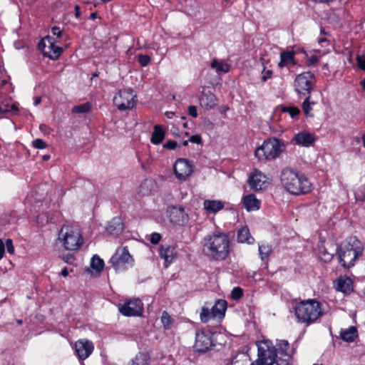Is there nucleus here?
Segmentation results:
<instances>
[{"mask_svg": "<svg viewBox=\"0 0 365 365\" xmlns=\"http://www.w3.org/2000/svg\"><path fill=\"white\" fill-rule=\"evenodd\" d=\"M202 252L210 259H225L230 252L228 237L220 232L207 235L203 240Z\"/></svg>", "mask_w": 365, "mask_h": 365, "instance_id": "1", "label": "nucleus"}, {"mask_svg": "<svg viewBox=\"0 0 365 365\" xmlns=\"http://www.w3.org/2000/svg\"><path fill=\"white\" fill-rule=\"evenodd\" d=\"M280 181L283 187L292 195L306 194L312 189V184L307 178L290 168H285L282 170Z\"/></svg>", "mask_w": 365, "mask_h": 365, "instance_id": "2", "label": "nucleus"}, {"mask_svg": "<svg viewBox=\"0 0 365 365\" xmlns=\"http://www.w3.org/2000/svg\"><path fill=\"white\" fill-rule=\"evenodd\" d=\"M297 321L309 325L323 315L321 303L315 299H308L297 303L294 307Z\"/></svg>", "mask_w": 365, "mask_h": 365, "instance_id": "3", "label": "nucleus"}, {"mask_svg": "<svg viewBox=\"0 0 365 365\" xmlns=\"http://www.w3.org/2000/svg\"><path fill=\"white\" fill-rule=\"evenodd\" d=\"M58 240L65 250L69 251L78 250L83 244V238L79 230L68 225L62 226Z\"/></svg>", "mask_w": 365, "mask_h": 365, "instance_id": "4", "label": "nucleus"}, {"mask_svg": "<svg viewBox=\"0 0 365 365\" xmlns=\"http://www.w3.org/2000/svg\"><path fill=\"white\" fill-rule=\"evenodd\" d=\"M363 248L361 242L356 237H351L349 241L341 245L339 251V262L345 268L354 264L356 258L362 255Z\"/></svg>", "mask_w": 365, "mask_h": 365, "instance_id": "5", "label": "nucleus"}, {"mask_svg": "<svg viewBox=\"0 0 365 365\" xmlns=\"http://www.w3.org/2000/svg\"><path fill=\"white\" fill-rule=\"evenodd\" d=\"M257 359L250 365H273L276 361L277 349L270 340H262L257 344Z\"/></svg>", "mask_w": 365, "mask_h": 365, "instance_id": "6", "label": "nucleus"}, {"mask_svg": "<svg viewBox=\"0 0 365 365\" xmlns=\"http://www.w3.org/2000/svg\"><path fill=\"white\" fill-rule=\"evenodd\" d=\"M284 144L277 138H269L255 150V156L259 160H271L280 155Z\"/></svg>", "mask_w": 365, "mask_h": 365, "instance_id": "7", "label": "nucleus"}, {"mask_svg": "<svg viewBox=\"0 0 365 365\" xmlns=\"http://www.w3.org/2000/svg\"><path fill=\"white\" fill-rule=\"evenodd\" d=\"M315 76L311 72H304L297 76L294 89L299 98L311 95L315 85Z\"/></svg>", "mask_w": 365, "mask_h": 365, "instance_id": "8", "label": "nucleus"}, {"mask_svg": "<svg viewBox=\"0 0 365 365\" xmlns=\"http://www.w3.org/2000/svg\"><path fill=\"white\" fill-rule=\"evenodd\" d=\"M133 262V259L125 247L118 248L110 260V263L116 272L124 270L127 265H131Z\"/></svg>", "mask_w": 365, "mask_h": 365, "instance_id": "9", "label": "nucleus"}, {"mask_svg": "<svg viewBox=\"0 0 365 365\" xmlns=\"http://www.w3.org/2000/svg\"><path fill=\"white\" fill-rule=\"evenodd\" d=\"M135 97L132 89L120 91L114 96L113 103L120 110H130L135 104Z\"/></svg>", "mask_w": 365, "mask_h": 365, "instance_id": "10", "label": "nucleus"}, {"mask_svg": "<svg viewBox=\"0 0 365 365\" xmlns=\"http://www.w3.org/2000/svg\"><path fill=\"white\" fill-rule=\"evenodd\" d=\"M38 48L43 55L52 60H56L62 53V48L56 45L53 37L46 36L38 43Z\"/></svg>", "mask_w": 365, "mask_h": 365, "instance_id": "11", "label": "nucleus"}, {"mask_svg": "<svg viewBox=\"0 0 365 365\" xmlns=\"http://www.w3.org/2000/svg\"><path fill=\"white\" fill-rule=\"evenodd\" d=\"M118 309L119 312L124 316L138 317L141 316L143 312V304L140 299L134 298L119 305Z\"/></svg>", "mask_w": 365, "mask_h": 365, "instance_id": "12", "label": "nucleus"}, {"mask_svg": "<svg viewBox=\"0 0 365 365\" xmlns=\"http://www.w3.org/2000/svg\"><path fill=\"white\" fill-rule=\"evenodd\" d=\"M214 346L212 334L209 330H201L196 332L194 348L198 352L208 351Z\"/></svg>", "mask_w": 365, "mask_h": 365, "instance_id": "13", "label": "nucleus"}, {"mask_svg": "<svg viewBox=\"0 0 365 365\" xmlns=\"http://www.w3.org/2000/svg\"><path fill=\"white\" fill-rule=\"evenodd\" d=\"M170 221L178 225H183L188 222V215L182 206H170L168 207Z\"/></svg>", "mask_w": 365, "mask_h": 365, "instance_id": "14", "label": "nucleus"}, {"mask_svg": "<svg viewBox=\"0 0 365 365\" xmlns=\"http://www.w3.org/2000/svg\"><path fill=\"white\" fill-rule=\"evenodd\" d=\"M173 169L176 177L182 180H186L192 172V165L190 162L183 158H180L176 160Z\"/></svg>", "mask_w": 365, "mask_h": 365, "instance_id": "15", "label": "nucleus"}, {"mask_svg": "<svg viewBox=\"0 0 365 365\" xmlns=\"http://www.w3.org/2000/svg\"><path fill=\"white\" fill-rule=\"evenodd\" d=\"M267 177L259 170H255L249 178V185L255 191L261 190L267 186Z\"/></svg>", "mask_w": 365, "mask_h": 365, "instance_id": "16", "label": "nucleus"}, {"mask_svg": "<svg viewBox=\"0 0 365 365\" xmlns=\"http://www.w3.org/2000/svg\"><path fill=\"white\" fill-rule=\"evenodd\" d=\"M76 351L81 360L87 359L93 351V343L87 339H81L76 342Z\"/></svg>", "mask_w": 365, "mask_h": 365, "instance_id": "17", "label": "nucleus"}, {"mask_svg": "<svg viewBox=\"0 0 365 365\" xmlns=\"http://www.w3.org/2000/svg\"><path fill=\"white\" fill-rule=\"evenodd\" d=\"M160 255L165 260V267H168L175 258L176 252L173 246L162 245L160 248Z\"/></svg>", "mask_w": 365, "mask_h": 365, "instance_id": "18", "label": "nucleus"}, {"mask_svg": "<svg viewBox=\"0 0 365 365\" xmlns=\"http://www.w3.org/2000/svg\"><path fill=\"white\" fill-rule=\"evenodd\" d=\"M334 287L337 291L348 293L352 290V281L349 277H339L335 282Z\"/></svg>", "mask_w": 365, "mask_h": 365, "instance_id": "19", "label": "nucleus"}, {"mask_svg": "<svg viewBox=\"0 0 365 365\" xmlns=\"http://www.w3.org/2000/svg\"><path fill=\"white\" fill-rule=\"evenodd\" d=\"M156 182L153 179H145L139 187V193L142 195H149L156 190Z\"/></svg>", "mask_w": 365, "mask_h": 365, "instance_id": "20", "label": "nucleus"}, {"mask_svg": "<svg viewBox=\"0 0 365 365\" xmlns=\"http://www.w3.org/2000/svg\"><path fill=\"white\" fill-rule=\"evenodd\" d=\"M243 205L247 211L257 210L260 207V201L254 194H250L243 197Z\"/></svg>", "mask_w": 365, "mask_h": 365, "instance_id": "21", "label": "nucleus"}, {"mask_svg": "<svg viewBox=\"0 0 365 365\" xmlns=\"http://www.w3.org/2000/svg\"><path fill=\"white\" fill-rule=\"evenodd\" d=\"M296 143L304 147L309 146L314 140V136L307 132H301L294 136Z\"/></svg>", "mask_w": 365, "mask_h": 365, "instance_id": "22", "label": "nucleus"}, {"mask_svg": "<svg viewBox=\"0 0 365 365\" xmlns=\"http://www.w3.org/2000/svg\"><path fill=\"white\" fill-rule=\"evenodd\" d=\"M216 101L215 96L210 91L204 93L200 99L201 106L207 110L212 108L216 105Z\"/></svg>", "mask_w": 365, "mask_h": 365, "instance_id": "23", "label": "nucleus"}, {"mask_svg": "<svg viewBox=\"0 0 365 365\" xmlns=\"http://www.w3.org/2000/svg\"><path fill=\"white\" fill-rule=\"evenodd\" d=\"M204 208L210 213H216L224 207V204L220 200H205L203 202Z\"/></svg>", "mask_w": 365, "mask_h": 365, "instance_id": "24", "label": "nucleus"}, {"mask_svg": "<svg viewBox=\"0 0 365 365\" xmlns=\"http://www.w3.org/2000/svg\"><path fill=\"white\" fill-rule=\"evenodd\" d=\"M237 241L240 243H247L249 245L254 243L255 239L251 236L247 227H243L238 230Z\"/></svg>", "mask_w": 365, "mask_h": 365, "instance_id": "25", "label": "nucleus"}, {"mask_svg": "<svg viewBox=\"0 0 365 365\" xmlns=\"http://www.w3.org/2000/svg\"><path fill=\"white\" fill-rule=\"evenodd\" d=\"M107 231L112 235L118 234L123 230V224L119 217L112 219L106 227Z\"/></svg>", "mask_w": 365, "mask_h": 365, "instance_id": "26", "label": "nucleus"}, {"mask_svg": "<svg viewBox=\"0 0 365 365\" xmlns=\"http://www.w3.org/2000/svg\"><path fill=\"white\" fill-rule=\"evenodd\" d=\"M227 309V302L225 300H218L215 305L212 307V314L219 319L225 316Z\"/></svg>", "mask_w": 365, "mask_h": 365, "instance_id": "27", "label": "nucleus"}, {"mask_svg": "<svg viewBox=\"0 0 365 365\" xmlns=\"http://www.w3.org/2000/svg\"><path fill=\"white\" fill-rule=\"evenodd\" d=\"M340 336L344 341L352 342L358 336V331L356 328L352 326L345 330H342Z\"/></svg>", "mask_w": 365, "mask_h": 365, "instance_id": "28", "label": "nucleus"}, {"mask_svg": "<svg viewBox=\"0 0 365 365\" xmlns=\"http://www.w3.org/2000/svg\"><path fill=\"white\" fill-rule=\"evenodd\" d=\"M164 138L165 131L162 126L159 125H155L150 139L151 142L155 145H158L163 140Z\"/></svg>", "mask_w": 365, "mask_h": 365, "instance_id": "29", "label": "nucleus"}, {"mask_svg": "<svg viewBox=\"0 0 365 365\" xmlns=\"http://www.w3.org/2000/svg\"><path fill=\"white\" fill-rule=\"evenodd\" d=\"M258 250L260 259L262 261H267L269 255L272 252L273 249L271 245L267 243H262V245H259Z\"/></svg>", "mask_w": 365, "mask_h": 365, "instance_id": "30", "label": "nucleus"}, {"mask_svg": "<svg viewBox=\"0 0 365 365\" xmlns=\"http://www.w3.org/2000/svg\"><path fill=\"white\" fill-rule=\"evenodd\" d=\"M318 255L320 259L324 262H330L333 257V254L327 251L324 242L318 245Z\"/></svg>", "mask_w": 365, "mask_h": 365, "instance_id": "31", "label": "nucleus"}, {"mask_svg": "<svg viewBox=\"0 0 365 365\" xmlns=\"http://www.w3.org/2000/svg\"><path fill=\"white\" fill-rule=\"evenodd\" d=\"M304 98V102L302 103V107L304 114L307 116H313V114L311 113L312 107L316 104L315 101L311 99V95L303 96ZM302 98V97L301 98Z\"/></svg>", "mask_w": 365, "mask_h": 365, "instance_id": "32", "label": "nucleus"}, {"mask_svg": "<svg viewBox=\"0 0 365 365\" xmlns=\"http://www.w3.org/2000/svg\"><path fill=\"white\" fill-rule=\"evenodd\" d=\"M294 53L289 51H284L281 53L280 61L278 63L279 67H283L289 63H294Z\"/></svg>", "mask_w": 365, "mask_h": 365, "instance_id": "33", "label": "nucleus"}, {"mask_svg": "<svg viewBox=\"0 0 365 365\" xmlns=\"http://www.w3.org/2000/svg\"><path fill=\"white\" fill-rule=\"evenodd\" d=\"M211 67L216 70L217 72L227 73L230 71V66L229 64L224 63L221 61L215 59L211 63Z\"/></svg>", "mask_w": 365, "mask_h": 365, "instance_id": "34", "label": "nucleus"}, {"mask_svg": "<svg viewBox=\"0 0 365 365\" xmlns=\"http://www.w3.org/2000/svg\"><path fill=\"white\" fill-rule=\"evenodd\" d=\"M278 350L279 353L284 356H290L293 354V351L289 349V344L286 340H280L278 344Z\"/></svg>", "mask_w": 365, "mask_h": 365, "instance_id": "35", "label": "nucleus"}, {"mask_svg": "<svg viewBox=\"0 0 365 365\" xmlns=\"http://www.w3.org/2000/svg\"><path fill=\"white\" fill-rule=\"evenodd\" d=\"M131 365H149V356L144 353H140L132 360Z\"/></svg>", "mask_w": 365, "mask_h": 365, "instance_id": "36", "label": "nucleus"}, {"mask_svg": "<svg viewBox=\"0 0 365 365\" xmlns=\"http://www.w3.org/2000/svg\"><path fill=\"white\" fill-rule=\"evenodd\" d=\"M91 267L95 269L96 272L100 273L104 267V262L98 256L94 255L91 261Z\"/></svg>", "mask_w": 365, "mask_h": 365, "instance_id": "37", "label": "nucleus"}, {"mask_svg": "<svg viewBox=\"0 0 365 365\" xmlns=\"http://www.w3.org/2000/svg\"><path fill=\"white\" fill-rule=\"evenodd\" d=\"M212 318H215V317L212 314V310L210 311L208 308L203 307L200 313L201 321L202 322H207Z\"/></svg>", "mask_w": 365, "mask_h": 365, "instance_id": "38", "label": "nucleus"}, {"mask_svg": "<svg viewBox=\"0 0 365 365\" xmlns=\"http://www.w3.org/2000/svg\"><path fill=\"white\" fill-rule=\"evenodd\" d=\"M91 105L88 103H86L77 106H74L72 108V112L73 113H87L91 110Z\"/></svg>", "mask_w": 365, "mask_h": 365, "instance_id": "39", "label": "nucleus"}, {"mask_svg": "<svg viewBox=\"0 0 365 365\" xmlns=\"http://www.w3.org/2000/svg\"><path fill=\"white\" fill-rule=\"evenodd\" d=\"M282 111L288 113L292 118L297 116L300 113L299 109L297 107H284Z\"/></svg>", "mask_w": 365, "mask_h": 365, "instance_id": "40", "label": "nucleus"}, {"mask_svg": "<svg viewBox=\"0 0 365 365\" xmlns=\"http://www.w3.org/2000/svg\"><path fill=\"white\" fill-rule=\"evenodd\" d=\"M161 322L166 329H169L171 324L172 320L168 312H163L161 317Z\"/></svg>", "mask_w": 365, "mask_h": 365, "instance_id": "41", "label": "nucleus"}, {"mask_svg": "<svg viewBox=\"0 0 365 365\" xmlns=\"http://www.w3.org/2000/svg\"><path fill=\"white\" fill-rule=\"evenodd\" d=\"M242 294L243 291L240 287H235L231 292V297L232 299L237 300L242 297Z\"/></svg>", "mask_w": 365, "mask_h": 365, "instance_id": "42", "label": "nucleus"}, {"mask_svg": "<svg viewBox=\"0 0 365 365\" xmlns=\"http://www.w3.org/2000/svg\"><path fill=\"white\" fill-rule=\"evenodd\" d=\"M138 60L141 66H146L150 62V58L148 55H138Z\"/></svg>", "mask_w": 365, "mask_h": 365, "instance_id": "43", "label": "nucleus"}, {"mask_svg": "<svg viewBox=\"0 0 365 365\" xmlns=\"http://www.w3.org/2000/svg\"><path fill=\"white\" fill-rule=\"evenodd\" d=\"M32 144H33V146L37 149H43V148H46L47 146L46 142H44L43 140H41L40 138H37V139L34 140L33 141Z\"/></svg>", "mask_w": 365, "mask_h": 365, "instance_id": "44", "label": "nucleus"}, {"mask_svg": "<svg viewBox=\"0 0 365 365\" xmlns=\"http://www.w3.org/2000/svg\"><path fill=\"white\" fill-rule=\"evenodd\" d=\"M356 62L359 68L365 70V53L357 56Z\"/></svg>", "mask_w": 365, "mask_h": 365, "instance_id": "45", "label": "nucleus"}, {"mask_svg": "<svg viewBox=\"0 0 365 365\" xmlns=\"http://www.w3.org/2000/svg\"><path fill=\"white\" fill-rule=\"evenodd\" d=\"M272 70H266L264 67L262 71V81L263 82H266L268 79H269L272 77Z\"/></svg>", "mask_w": 365, "mask_h": 365, "instance_id": "46", "label": "nucleus"}, {"mask_svg": "<svg viewBox=\"0 0 365 365\" xmlns=\"http://www.w3.org/2000/svg\"><path fill=\"white\" fill-rule=\"evenodd\" d=\"M6 246L7 252L10 254L14 253V247L13 245V242L11 239H7L6 240V243L4 247Z\"/></svg>", "mask_w": 365, "mask_h": 365, "instance_id": "47", "label": "nucleus"}, {"mask_svg": "<svg viewBox=\"0 0 365 365\" xmlns=\"http://www.w3.org/2000/svg\"><path fill=\"white\" fill-rule=\"evenodd\" d=\"M160 239H161V236L160 234L156 233V232L153 233L151 235V237H150V242L152 244L156 245L160 242Z\"/></svg>", "mask_w": 365, "mask_h": 365, "instance_id": "48", "label": "nucleus"}, {"mask_svg": "<svg viewBox=\"0 0 365 365\" xmlns=\"http://www.w3.org/2000/svg\"><path fill=\"white\" fill-rule=\"evenodd\" d=\"M177 142L175 140H168L166 143L164 144V148L169 150H174L177 147Z\"/></svg>", "mask_w": 365, "mask_h": 365, "instance_id": "49", "label": "nucleus"}, {"mask_svg": "<svg viewBox=\"0 0 365 365\" xmlns=\"http://www.w3.org/2000/svg\"><path fill=\"white\" fill-rule=\"evenodd\" d=\"M189 141L193 143L200 144L202 143V138L198 135H193L190 138Z\"/></svg>", "mask_w": 365, "mask_h": 365, "instance_id": "50", "label": "nucleus"}, {"mask_svg": "<svg viewBox=\"0 0 365 365\" xmlns=\"http://www.w3.org/2000/svg\"><path fill=\"white\" fill-rule=\"evenodd\" d=\"M189 115L193 118H196L197 116V108L195 106H190L188 108Z\"/></svg>", "mask_w": 365, "mask_h": 365, "instance_id": "51", "label": "nucleus"}, {"mask_svg": "<svg viewBox=\"0 0 365 365\" xmlns=\"http://www.w3.org/2000/svg\"><path fill=\"white\" fill-rule=\"evenodd\" d=\"M62 259L68 264H72L74 261V257L71 255H66L62 257Z\"/></svg>", "mask_w": 365, "mask_h": 365, "instance_id": "52", "label": "nucleus"}, {"mask_svg": "<svg viewBox=\"0 0 365 365\" xmlns=\"http://www.w3.org/2000/svg\"><path fill=\"white\" fill-rule=\"evenodd\" d=\"M52 33L54 36H57L58 37H61L63 34L62 30L57 26H53L52 28Z\"/></svg>", "mask_w": 365, "mask_h": 365, "instance_id": "53", "label": "nucleus"}, {"mask_svg": "<svg viewBox=\"0 0 365 365\" xmlns=\"http://www.w3.org/2000/svg\"><path fill=\"white\" fill-rule=\"evenodd\" d=\"M318 58L315 56H312L308 58L307 62L309 65H314L317 63Z\"/></svg>", "mask_w": 365, "mask_h": 365, "instance_id": "54", "label": "nucleus"}, {"mask_svg": "<svg viewBox=\"0 0 365 365\" xmlns=\"http://www.w3.org/2000/svg\"><path fill=\"white\" fill-rule=\"evenodd\" d=\"M9 111L7 104H0V113H6Z\"/></svg>", "mask_w": 365, "mask_h": 365, "instance_id": "55", "label": "nucleus"}, {"mask_svg": "<svg viewBox=\"0 0 365 365\" xmlns=\"http://www.w3.org/2000/svg\"><path fill=\"white\" fill-rule=\"evenodd\" d=\"M5 247L3 241L0 239V259L4 257Z\"/></svg>", "mask_w": 365, "mask_h": 365, "instance_id": "56", "label": "nucleus"}, {"mask_svg": "<svg viewBox=\"0 0 365 365\" xmlns=\"http://www.w3.org/2000/svg\"><path fill=\"white\" fill-rule=\"evenodd\" d=\"M81 15L79 6H75V16L78 18Z\"/></svg>", "mask_w": 365, "mask_h": 365, "instance_id": "57", "label": "nucleus"}, {"mask_svg": "<svg viewBox=\"0 0 365 365\" xmlns=\"http://www.w3.org/2000/svg\"><path fill=\"white\" fill-rule=\"evenodd\" d=\"M61 275L63 277H67L68 274V269L66 267H64L62 270H61Z\"/></svg>", "mask_w": 365, "mask_h": 365, "instance_id": "58", "label": "nucleus"}, {"mask_svg": "<svg viewBox=\"0 0 365 365\" xmlns=\"http://www.w3.org/2000/svg\"><path fill=\"white\" fill-rule=\"evenodd\" d=\"M41 102V97H36L34 100V106H38V104H40Z\"/></svg>", "mask_w": 365, "mask_h": 365, "instance_id": "59", "label": "nucleus"}, {"mask_svg": "<svg viewBox=\"0 0 365 365\" xmlns=\"http://www.w3.org/2000/svg\"><path fill=\"white\" fill-rule=\"evenodd\" d=\"M18 110V108L16 107V105L13 104L11 106V108L9 109V111H17Z\"/></svg>", "mask_w": 365, "mask_h": 365, "instance_id": "60", "label": "nucleus"}, {"mask_svg": "<svg viewBox=\"0 0 365 365\" xmlns=\"http://www.w3.org/2000/svg\"><path fill=\"white\" fill-rule=\"evenodd\" d=\"M90 18L93 20L96 19L97 18V13L94 12L91 14Z\"/></svg>", "mask_w": 365, "mask_h": 365, "instance_id": "61", "label": "nucleus"}, {"mask_svg": "<svg viewBox=\"0 0 365 365\" xmlns=\"http://www.w3.org/2000/svg\"><path fill=\"white\" fill-rule=\"evenodd\" d=\"M314 1L316 2H319V3H329L331 0H314Z\"/></svg>", "mask_w": 365, "mask_h": 365, "instance_id": "62", "label": "nucleus"}, {"mask_svg": "<svg viewBox=\"0 0 365 365\" xmlns=\"http://www.w3.org/2000/svg\"><path fill=\"white\" fill-rule=\"evenodd\" d=\"M361 85L363 89L365 90V78H364L363 81H361Z\"/></svg>", "mask_w": 365, "mask_h": 365, "instance_id": "63", "label": "nucleus"}, {"mask_svg": "<svg viewBox=\"0 0 365 365\" xmlns=\"http://www.w3.org/2000/svg\"><path fill=\"white\" fill-rule=\"evenodd\" d=\"M362 141H363V145L365 147V133L362 136Z\"/></svg>", "mask_w": 365, "mask_h": 365, "instance_id": "64", "label": "nucleus"}]
</instances>
